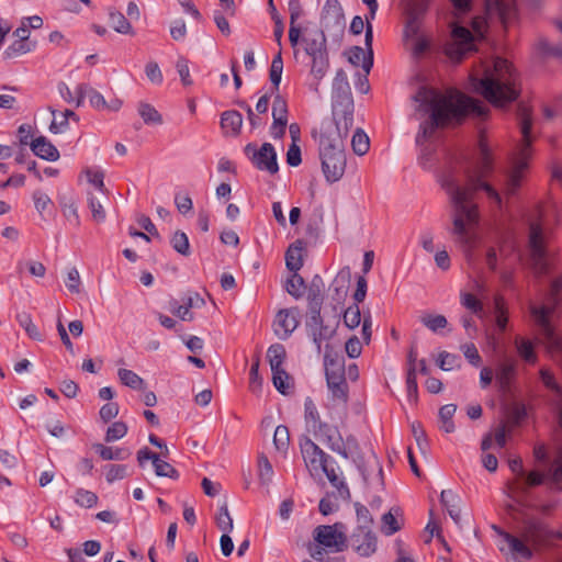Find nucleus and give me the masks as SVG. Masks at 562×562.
Masks as SVG:
<instances>
[{
  "instance_id": "nucleus-29",
  "label": "nucleus",
  "mask_w": 562,
  "mask_h": 562,
  "mask_svg": "<svg viewBox=\"0 0 562 562\" xmlns=\"http://www.w3.org/2000/svg\"><path fill=\"white\" fill-rule=\"evenodd\" d=\"M516 375V363L514 361H507L502 363L496 371V382L499 386L501 392L509 393L512 390V383Z\"/></svg>"
},
{
  "instance_id": "nucleus-14",
  "label": "nucleus",
  "mask_w": 562,
  "mask_h": 562,
  "mask_svg": "<svg viewBox=\"0 0 562 562\" xmlns=\"http://www.w3.org/2000/svg\"><path fill=\"white\" fill-rule=\"evenodd\" d=\"M528 246L533 261L547 270V247L544 241V229L541 222L529 223Z\"/></svg>"
},
{
  "instance_id": "nucleus-22",
  "label": "nucleus",
  "mask_w": 562,
  "mask_h": 562,
  "mask_svg": "<svg viewBox=\"0 0 562 562\" xmlns=\"http://www.w3.org/2000/svg\"><path fill=\"white\" fill-rule=\"evenodd\" d=\"M350 277L349 267H345L337 273L329 286V291H331L330 296L335 303V310L337 306H341L347 297Z\"/></svg>"
},
{
  "instance_id": "nucleus-37",
  "label": "nucleus",
  "mask_w": 562,
  "mask_h": 562,
  "mask_svg": "<svg viewBox=\"0 0 562 562\" xmlns=\"http://www.w3.org/2000/svg\"><path fill=\"white\" fill-rule=\"evenodd\" d=\"M271 373L272 383L277 391L282 395L290 394L291 390L294 387L293 378L285 370L271 371Z\"/></svg>"
},
{
  "instance_id": "nucleus-64",
  "label": "nucleus",
  "mask_w": 562,
  "mask_h": 562,
  "mask_svg": "<svg viewBox=\"0 0 562 562\" xmlns=\"http://www.w3.org/2000/svg\"><path fill=\"white\" fill-rule=\"evenodd\" d=\"M538 49L546 56L562 59V44H551L547 38H540Z\"/></svg>"
},
{
  "instance_id": "nucleus-20",
  "label": "nucleus",
  "mask_w": 562,
  "mask_h": 562,
  "mask_svg": "<svg viewBox=\"0 0 562 562\" xmlns=\"http://www.w3.org/2000/svg\"><path fill=\"white\" fill-rule=\"evenodd\" d=\"M300 311L297 307L280 310L274 318V334L282 340L288 339L299 326Z\"/></svg>"
},
{
  "instance_id": "nucleus-63",
  "label": "nucleus",
  "mask_w": 562,
  "mask_h": 562,
  "mask_svg": "<svg viewBox=\"0 0 562 562\" xmlns=\"http://www.w3.org/2000/svg\"><path fill=\"white\" fill-rule=\"evenodd\" d=\"M344 323L345 325L350 328V329H353L356 327H358L361 323V313H360V308L358 306V304H355L349 306L345 313H344Z\"/></svg>"
},
{
  "instance_id": "nucleus-61",
  "label": "nucleus",
  "mask_w": 562,
  "mask_h": 562,
  "mask_svg": "<svg viewBox=\"0 0 562 562\" xmlns=\"http://www.w3.org/2000/svg\"><path fill=\"white\" fill-rule=\"evenodd\" d=\"M127 425L124 422H115L108 427L104 439L106 442L119 440L127 434Z\"/></svg>"
},
{
  "instance_id": "nucleus-23",
  "label": "nucleus",
  "mask_w": 562,
  "mask_h": 562,
  "mask_svg": "<svg viewBox=\"0 0 562 562\" xmlns=\"http://www.w3.org/2000/svg\"><path fill=\"white\" fill-rule=\"evenodd\" d=\"M30 147L35 156L47 161H56L60 157L56 146L43 135L34 138Z\"/></svg>"
},
{
  "instance_id": "nucleus-44",
  "label": "nucleus",
  "mask_w": 562,
  "mask_h": 562,
  "mask_svg": "<svg viewBox=\"0 0 562 562\" xmlns=\"http://www.w3.org/2000/svg\"><path fill=\"white\" fill-rule=\"evenodd\" d=\"M284 288L291 296L299 300L303 296L306 284L302 276L297 272H292L285 282Z\"/></svg>"
},
{
  "instance_id": "nucleus-19",
  "label": "nucleus",
  "mask_w": 562,
  "mask_h": 562,
  "mask_svg": "<svg viewBox=\"0 0 562 562\" xmlns=\"http://www.w3.org/2000/svg\"><path fill=\"white\" fill-rule=\"evenodd\" d=\"M150 460L155 470V474L161 477H169L171 480H178L180 474L176 468L165 460H161L159 456L147 447L142 448L137 452V462L139 467H144L145 462Z\"/></svg>"
},
{
  "instance_id": "nucleus-36",
  "label": "nucleus",
  "mask_w": 562,
  "mask_h": 562,
  "mask_svg": "<svg viewBox=\"0 0 562 562\" xmlns=\"http://www.w3.org/2000/svg\"><path fill=\"white\" fill-rule=\"evenodd\" d=\"M267 358L271 371L284 370L283 363L286 358V351L283 345L273 344L267 350Z\"/></svg>"
},
{
  "instance_id": "nucleus-45",
  "label": "nucleus",
  "mask_w": 562,
  "mask_h": 562,
  "mask_svg": "<svg viewBox=\"0 0 562 562\" xmlns=\"http://www.w3.org/2000/svg\"><path fill=\"white\" fill-rule=\"evenodd\" d=\"M515 345L519 356L527 363L535 364L537 362V353L535 352L533 344L529 339L517 337Z\"/></svg>"
},
{
  "instance_id": "nucleus-40",
  "label": "nucleus",
  "mask_w": 562,
  "mask_h": 562,
  "mask_svg": "<svg viewBox=\"0 0 562 562\" xmlns=\"http://www.w3.org/2000/svg\"><path fill=\"white\" fill-rule=\"evenodd\" d=\"M36 47L35 42L31 41H18L15 40L11 45H9L3 52L4 59H12L19 57L23 54L30 53L34 50Z\"/></svg>"
},
{
  "instance_id": "nucleus-32",
  "label": "nucleus",
  "mask_w": 562,
  "mask_h": 562,
  "mask_svg": "<svg viewBox=\"0 0 562 562\" xmlns=\"http://www.w3.org/2000/svg\"><path fill=\"white\" fill-rule=\"evenodd\" d=\"M329 345H326L324 355L325 376H344L345 375V362L344 358L338 355L331 356L329 351Z\"/></svg>"
},
{
  "instance_id": "nucleus-52",
  "label": "nucleus",
  "mask_w": 562,
  "mask_h": 562,
  "mask_svg": "<svg viewBox=\"0 0 562 562\" xmlns=\"http://www.w3.org/2000/svg\"><path fill=\"white\" fill-rule=\"evenodd\" d=\"M416 371H417V369H415V368H407V373H406L407 400L412 404H416L417 400H418V384H417Z\"/></svg>"
},
{
  "instance_id": "nucleus-55",
  "label": "nucleus",
  "mask_w": 562,
  "mask_h": 562,
  "mask_svg": "<svg viewBox=\"0 0 562 562\" xmlns=\"http://www.w3.org/2000/svg\"><path fill=\"white\" fill-rule=\"evenodd\" d=\"M420 322L425 327L434 333H438L448 325L447 318L440 314H426L422 317Z\"/></svg>"
},
{
  "instance_id": "nucleus-24",
  "label": "nucleus",
  "mask_w": 562,
  "mask_h": 562,
  "mask_svg": "<svg viewBox=\"0 0 562 562\" xmlns=\"http://www.w3.org/2000/svg\"><path fill=\"white\" fill-rule=\"evenodd\" d=\"M335 465H337L336 461L334 462H326L324 463V467L319 468V472L324 473L326 477L328 479L329 483L337 488L338 494L344 499H350V491L344 479L339 476V474L336 471ZM339 468L337 467V470Z\"/></svg>"
},
{
  "instance_id": "nucleus-56",
  "label": "nucleus",
  "mask_w": 562,
  "mask_h": 562,
  "mask_svg": "<svg viewBox=\"0 0 562 562\" xmlns=\"http://www.w3.org/2000/svg\"><path fill=\"white\" fill-rule=\"evenodd\" d=\"M259 366H260V358L257 357L254 362L251 363L250 370H249V390L255 393L259 394L262 389V378L259 374Z\"/></svg>"
},
{
  "instance_id": "nucleus-38",
  "label": "nucleus",
  "mask_w": 562,
  "mask_h": 562,
  "mask_svg": "<svg viewBox=\"0 0 562 562\" xmlns=\"http://www.w3.org/2000/svg\"><path fill=\"white\" fill-rule=\"evenodd\" d=\"M16 322L19 325L25 330L26 335L36 341L43 340V335L41 334L37 326L33 323L32 316L27 312H20L15 316Z\"/></svg>"
},
{
  "instance_id": "nucleus-35",
  "label": "nucleus",
  "mask_w": 562,
  "mask_h": 562,
  "mask_svg": "<svg viewBox=\"0 0 562 562\" xmlns=\"http://www.w3.org/2000/svg\"><path fill=\"white\" fill-rule=\"evenodd\" d=\"M93 449L99 453L100 458L105 461L126 460L131 456V451L125 448H116L103 446L102 443H94Z\"/></svg>"
},
{
  "instance_id": "nucleus-25",
  "label": "nucleus",
  "mask_w": 562,
  "mask_h": 562,
  "mask_svg": "<svg viewBox=\"0 0 562 562\" xmlns=\"http://www.w3.org/2000/svg\"><path fill=\"white\" fill-rule=\"evenodd\" d=\"M493 529L503 537V539L509 544L512 552L518 554L524 560H530L533 555L532 550L529 548L524 539H519L509 532L502 530L497 526H493Z\"/></svg>"
},
{
  "instance_id": "nucleus-10",
  "label": "nucleus",
  "mask_w": 562,
  "mask_h": 562,
  "mask_svg": "<svg viewBox=\"0 0 562 562\" xmlns=\"http://www.w3.org/2000/svg\"><path fill=\"white\" fill-rule=\"evenodd\" d=\"M322 306H308V314L305 321V326L313 344L316 347L317 353L322 351V344L333 337L335 330L324 324L321 315Z\"/></svg>"
},
{
  "instance_id": "nucleus-5",
  "label": "nucleus",
  "mask_w": 562,
  "mask_h": 562,
  "mask_svg": "<svg viewBox=\"0 0 562 562\" xmlns=\"http://www.w3.org/2000/svg\"><path fill=\"white\" fill-rule=\"evenodd\" d=\"M517 116L519 119L522 140L519 146L518 156L506 177L504 191L507 196H515L518 193L525 172L529 168V159L531 157V112L526 105L519 104Z\"/></svg>"
},
{
  "instance_id": "nucleus-54",
  "label": "nucleus",
  "mask_w": 562,
  "mask_h": 562,
  "mask_svg": "<svg viewBox=\"0 0 562 562\" xmlns=\"http://www.w3.org/2000/svg\"><path fill=\"white\" fill-rule=\"evenodd\" d=\"M273 445L280 452H286L290 445V432L286 426H277L273 435Z\"/></svg>"
},
{
  "instance_id": "nucleus-18",
  "label": "nucleus",
  "mask_w": 562,
  "mask_h": 562,
  "mask_svg": "<svg viewBox=\"0 0 562 562\" xmlns=\"http://www.w3.org/2000/svg\"><path fill=\"white\" fill-rule=\"evenodd\" d=\"M353 103L331 102V119L322 124H333L340 134L348 136L353 125Z\"/></svg>"
},
{
  "instance_id": "nucleus-49",
  "label": "nucleus",
  "mask_w": 562,
  "mask_h": 562,
  "mask_svg": "<svg viewBox=\"0 0 562 562\" xmlns=\"http://www.w3.org/2000/svg\"><path fill=\"white\" fill-rule=\"evenodd\" d=\"M138 113L145 124H161V114L149 103L140 102L138 105Z\"/></svg>"
},
{
  "instance_id": "nucleus-31",
  "label": "nucleus",
  "mask_w": 562,
  "mask_h": 562,
  "mask_svg": "<svg viewBox=\"0 0 562 562\" xmlns=\"http://www.w3.org/2000/svg\"><path fill=\"white\" fill-rule=\"evenodd\" d=\"M304 246L305 243L297 239L285 251V266L291 272H297L303 267L302 251Z\"/></svg>"
},
{
  "instance_id": "nucleus-16",
  "label": "nucleus",
  "mask_w": 562,
  "mask_h": 562,
  "mask_svg": "<svg viewBox=\"0 0 562 562\" xmlns=\"http://www.w3.org/2000/svg\"><path fill=\"white\" fill-rule=\"evenodd\" d=\"M452 37L454 43L446 48V54L450 59L461 61L464 55L474 47L473 35L464 26H454Z\"/></svg>"
},
{
  "instance_id": "nucleus-11",
  "label": "nucleus",
  "mask_w": 562,
  "mask_h": 562,
  "mask_svg": "<svg viewBox=\"0 0 562 562\" xmlns=\"http://www.w3.org/2000/svg\"><path fill=\"white\" fill-rule=\"evenodd\" d=\"M348 546L361 558H369L376 552L378 538L372 529L357 526L348 538Z\"/></svg>"
},
{
  "instance_id": "nucleus-2",
  "label": "nucleus",
  "mask_w": 562,
  "mask_h": 562,
  "mask_svg": "<svg viewBox=\"0 0 562 562\" xmlns=\"http://www.w3.org/2000/svg\"><path fill=\"white\" fill-rule=\"evenodd\" d=\"M414 100L419 103L418 110L428 114V119L419 124L416 140L422 144L425 139L432 137L438 128L446 127L450 123H460L467 114H475L485 117L488 108L480 100L467 97L461 93L442 94L441 92L420 87Z\"/></svg>"
},
{
  "instance_id": "nucleus-26",
  "label": "nucleus",
  "mask_w": 562,
  "mask_h": 562,
  "mask_svg": "<svg viewBox=\"0 0 562 562\" xmlns=\"http://www.w3.org/2000/svg\"><path fill=\"white\" fill-rule=\"evenodd\" d=\"M243 126V115L236 110H227L221 114V127L225 135L238 136Z\"/></svg>"
},
{
  "instance_id": "nucleus-42",
  "label": "nucleus",
  "mask_w": 562,
  "mask_h": 562,
  "mask_svg": "<svg viewBox=\"0 0 562 562\" xmlns=\"http://www.w3.org/2000/svg\"><path fill=\"white\" fill-rule=\"evenodd\" d=\"M288 116L289 110L286 100L280 93H274L272 102V120L276 121L277 124L281 125V123H288Z\"/></svg>"
},
{
  "instance_id": "nucleus-27",
  "label": "nucleus",
  "mask_w": 562,
  "mask_h": 562,
  "mask_svg": "<svg viewBox=\"0 0 562 562\" xmlns=\"http://www.w3.org/2000/svg\"><path fill=\"white\" fill-rule=\"evenodd\" d=\"M401 4L403 7L405 20L423 22L428 10L427 0H402Z\"/></svg>"
},
{
  "instance_id": "nucleus-12",
  "label": "nucleus",
  "mask_w": 562,
  "mask_h": 562,
  "mask_svg": "<svg viewBox=\"0 0 562 562\" xmlns=\"http://www.w3.org/2000/svg\"><path fill=\"white\" fill-rule=\"evenodd\" d=\"M300 450L303 460L311 472L319 473V468L326 462H334V458L319 448L310 437L300 438Z\"/></svg>"
},
{
  "instance_id": "nucleus-21",
  "label": "nucleus",
  "mask_w": 562,
  "mask_h": 562,
  "mask_svg": "<svg viewBox=\"0 0 562 562\" xmlns=\"http://www.w3.org/2000/svg\"><path fill=\"white\" fill-rule=\"evenodd\" d=\"M322 24L325 29H335L342 32L346 25L344 10L338 0H326L323 13Z\"/></svg>"
},
{
  "instance_id": "nucleus-48",
  "label": "nucleus",
  "mask_w": 562,
  "mask_h": 562,
  "mask_svg": "<svg viewBox=\"0 0 562 562\" xmlns=\"http://www.w3.org/2000/svg\"><path fill=\"white\" fill-rule=\"evenodd\" d=\"M54 115V120L49 125V131L54 134H58L68 128V120L72 119L75 121H79V116L72 110H65L60 113L61 120L59 122L56 121V111L52 110Z\"/></svg>"
},
{
  "instance_id": "nucleus-51",
  "label": "nucleus",
  "mask_w": 562,
  "mask_h": 562,
  "mask_svg": "<svg viewBox=\"0 0 562 562\" xmlns=\"http://www.w3.org/2000/svg\"><path fill=\"white\" fill-rule=\"evenodd\" d=\"M32 199L36 211L40 213L42 218H45V213L47 212L49 214V211L53 207L52 199L41 190H35L32 194Z\"/></svg>"
},
{
  "instance_id": "nucleus-34",
  "label": "nucleus",
  "mask_w": 562,
  "mask_h": 562,
  "mask_svg": "<svg viewBox=\"0 0 562 562\" xmlns=\"http://www.w3.org/2000/svg\"><path fill=\"white\" fill-rule=\"evenodd\" d=\"M303 41L306 44L305 53L308 56L328 53L326 46V36L323 30H316L312 37H305Z\"/></svg>"
},
{
  "instance_id": "nucleus-43",
  "label": "nucleus",
  "mask_w": 562,
  "mask_h": 562,
  "mask_svg": "<svg viewBox=\"0 0 562 562\" xmlns=\"http://www.w3.org/2000/svg\"><path fill=\"white\" fill-rule=\"evenodd\" d=\"M283 72V60L281 53L279 52L271 61L270 70H269V78L272 83L271 93H278L279 92V86L281 82Z\"/></svg>"
},
{
  "instance_id": "nucleus-50",
  "label": "nucleus",
  "mask_w": 562,
  "mask_h": 562,
  "mask_svg": "<svg viewBox=\"0 0 562 562\" xmlns=\"http://www.w3.org/2000/svg\"><path fill=\"white\" fill-rule=\"evenodd\" d=\"M351 146L356 155L363 156L368 153L370 148V139L361 128H358L355 132L351 139Z\"/></svg>"
},
{
  "instance_id": "nucleus-59",
  "label": "nucleus",
  "mask_w": 562,
  "mask_h": 562,
  "mask_svg": "<svg viewBox=\"0 0 562 562\" xmlns=\"http://www.w3.org/2000/svg\"><path fill=\"white\" fill-rule=\"evenodd\" d=\"M304 418L307 427L311 428L321 422L317 407L311 397H306L304 402Z\"/></svg>"
},
{
  "instance_id": "nucleus-6",
  "label": "nucleus",
  "mask_w": 562,
  "mask_h": 562,
  "mask_svg": "<svg viewBox=\"0 0 562 562\" xmlns=\"http://www.w3.org/2000/svg\"><path fill=\"white\" fill-rule=\"evenodd\" d=\"M346 529V525L342 522L321 525L314 529V540L333 552H341L348 548Z\"/></svg>"
},
{
  "instance_id": "nucleus-15",
  "label": "nucleus",
  "mask_w": 562,
  "mask_h": 562,
  "mask_svg": "<svg viewBox=\"0 0 562 562\" xmlns=\"http://www.w3.org/2000/svg\"><path fill=\"white\" fill-rule=\"evenodd\" d=\"M485 10L490 18H496L507 27L518 18L515 0H484Z\"/></svg>"
},
{
  "instance_id": "nucleus-8",
  "label": "nucleus",
  "mask_w": 562,
  "mask_h": 562,
  "mask_svg": "<svg viewBox=\"0 0 562 562\" xmlns=\"http://www.w3.org/2000/svg\"><path fill=\"white\" fill-rule=\"evenodd\" d=\"M521 538L530 543L536 550L550 544L553 530L541 519L536 517L526 518L522 521Z\"/></svg>"
},
{
  "instance_id": "nucleus-58",
  "label": "nucleus",
  "mask_w": 562,
  "mask_h": 562,
  "mask_svg": "<svg viewBox=\"0 0 562 562\" xmlns=\"http://www.w3.org/2000/svg\"><path fill=\"white\" fill-rule=\"evenodd\" d=\"M494 305L496 313V326L501 331H505L508 323V316L504 299L502 296H496Z\"/></svg>"
},
{
  "instance_id": "nucleus-1",
  "label": "nucleus",
  "mask_w": 562,
  "mask_h": 562,
  "mask_svg": "<svg viewBox=\"0 0 562 562\" xmlns=\"http://www.w3.org/2000/svg\"><path fill=\"white\" fill-rule=\"evenodd\" d=\"M479 149L481 170L480 172L467 170V187L460 186L452 170L445 171L439 178L441 188L449 195L452 206V234L465 245L471 244L470 231L475 228L480 221L477 205L473 202L475 192L482 190L493 203L497 206L502 205V196L498 191L483 179L493 170L491 149L483 137L480 138Z\"/></svg>"
},
{
  "instance_id": "nucleus-4",
  "label": "nucleus",
  "mask_w": 562,
  "mask_h": 562,
  "mask_svg": "<svg viewBox=\"0 0 562 562\" xmlns=\"http://www.w3.org/2000/svg\"><path fill=\"white\" fill-rule=\"evenodd\" d=\"M345 136L333 124H321L319 158L326 180L334 183L340 180L346 170Z\"/></svg>"
},
{
  "instance_id": "nucleus-3",
  "label": "nucleus",
  "mask_w": 562,
  "mask_h": 562,
  "mask_svg": "<svg viewBox=\"0 0 562 562\" xmlns=\"http://www.w3.org/2000/svg\"><path fill=\"white\" fill-rule=\"evenodd\" d=\"M470 83L475 92L497 108L505 106L519 97L515 69L502 57H496L492 66L484 69L482 78L471 75Z\"/></svg>"
},
{
  "instance_id": "nucleus-53",
  "label": "nucleus",
  "mask_w": 562,
  "mask_h": 562,
  "mask_svg": "<svg viewBox=\"0 0 562 562\" xmlns=\"http://www.w3.org/2000/svg\"><path fill=\"white\" fill-rule=\"evenodd\" d=\"M170 244L172 248L182 256L188 257L191 254L189 238L184 232L177 231L172 235Z\"/></svg>"
},
{
  "instance_id": "nucleus-60",
  "label": "nucleus",
  "mask_w": 562,
  "mask_h": 562,
  "mask_svg": "<svg viewBox=\"0 0 562 562\" xmlns=\"http://www.w3.org/2000/svg\"><path fill=\"white\" fill-rule=\"evenodd\" d=\"M75 502L81 507L91 508L97 505L98 496L91 491L78 488L76 491Z\"/></svg>"
},
{
  "instance_id": "nucleus-28",
  "label": "nucleus",
  "mask_w": 562,
  "mask_h": 562,
  "mask_svg": "<svg viewBox=\"0 0 562 562\" xmlns=\"http://www.w3.org/2000/svg\"><path fill=\"white\" fill-rule=\"evenodd\" d=\"M460 497L452 490H443L440 494V503L447 509L451 519L460 525L461 510H460Z\"/></svg>"
},
{
  "instance_id": "nucleus-39",
  "label": "nucleus",
  "mask_w": 562,
  "mask_h": 562,
  "mask_svg": "<svg viewBox=\"0 0 562 562\" xmlns=\"http://www.w3.org/2000/svg\"><path fill=\"white\" fill-rule=\"evenodd\" d=\"M117 376L123 385L132 390L144 391L146 389L144 379L132 370L119 369Z\"/></svg>"
},
{
  "instance_id": "nucleus-7",
  "label": "nucleus",
  "mask_w": 562,
  "mask_h": 562,
  "mask_svg": "<svg viewBox=\"0 0 562 562\" xmlns=\"http://www.w3.org/2000/svg\"><path fill=\"white\" fill-rule=\"evenodd\" d=\"M552 310L548 306H535L530 307V314L539 326L541 335L547 344L550 351L562 350V337L555 333L553 325L551 324Z\"/></svg>"
},
{
  "instance_id": "nucleus-17",
  "label": "nucleus",
  "mask_w": 562,
  "mask_h": 562,
  "mask_svg": "<svg viewBox=\"0 0 562 562\" xmlns=\"http://www.w3.org/2000/svg\"><path fill=\"white\" fill-rule=\"evenodd\" d=\"M312 429L315 436L319 437L331 451L338 453L344 459H348L344 438L336 426H331L321 420L319 424H316Z\"/></svg>"
},
{
  "instance_id": "nucleus-46",
  "label": "nucleus",
  "mask_w": 562,
  "mask_h": 562,
  "mask_svg": "<svg viewBox=\"0 0 562 562\" xmlns=\"http://www.w3.org/2000/svg\"><path fill=\"white\" fill-rule=\"evenodd\" d=\"M312 58V75L319 81L326 75L329 67L328 53L311 56Z\"/></svg>"
},
{
  "instance_id": "nucleus-13",
  "label": "nucleus",
  "mask_w": 562,
  "mask_h": 562,
  "mask_svg": "<svg viewBox=\"0 0 562 562\" xmlns=\"http://www.w3.org/2000/svg\"><path fill=\"white\" fill-rule=\"evenodd\" d=\"M373 25H368L366 29L364 46L363 49L360 46H352L346 52L348 61L358 67L361 65L366 74H369L373 67Z\"/></svg>"
},
{
  "instance_id": "nucleus-9",
  "label": "nucleus",
  "mask_w": 562,
  "mask_h": 562,
  "mask_svg": "<svg viewBox=\"0 0 562 562\" xmlns=\"http://www.w3.org/2000/svg\"><path fill=\"white\" fill-rule=\"evenodd\" d=\"M245 154L258 170L267 171L270 175L279 171L277 151L272 144L263 143L259 149L256 148L255 144H247Z\"/></svg>"
},
{
  "instance_id": "nucleus-62",
  "label": "nucleus",
  "mask_w": 562,
  "mask_h": 562,
  "mask_svg": "<svg viewBox=\"0 0 562 562\" xmlns=\"http://www.w3.org/2000/svg\"><path fill=\"white\" fill-rule=\"evenodd\" d=\"M357 526H364L367 529H372L373 517L370 510L359 502L355 503Z\"/></svg>"
},
{
  "instance_id": "nucleus-41",
  "label": "nucleus",
  "mask_w": 562,
  "mask_h": 562,
  "mask_svg": "<svg viewBox=\"0 0 562 562\" xmlns=\"http://www.w3.org/2000/svg\"><path fill=\"white\" fill-rule=\"evenodd\" d=\"M323 289L324 281L321 276L315 274L311 281V285L307 293L308 306H322L323 305Z\"/></svg>"
},
{
  "instance_id": "nucleus-47",
  "label": "nucleus",
  "mask_w": 562,
  "mask_h": 562,
  "mask_svg": "<svg viewBox=\"0 0 562 562\" xmlns=\"http://www.w3.org/2000/svg\"><path fill=\"white\" fill-rule=\"evenodd\" d=\"M109 21H110L111 26L117 33H121V34L132 33V25L122 12L111 10L109 12Z\"/></svg>"
},
{
  "instance_id": "nucleus-57",
  "label": "nucleus",
  "mask_w": 562,
  "mask_h": 562,
  "mask_svg": "<svg viewBox=\"0 0 562 562\" xmlns=\"http://www.w3.org/2000/svg\"><path fill=\"white\" fill-rule=\"evenodd\" d=\"M216 526L223 533H229L233 530V519L228 513L227 504L224 503L216 515Z\"/></svg>"
},
{
  "instance_id": "nucleus-30",
  "label": "nucleus",
  "mask_w": 562,
  "mask_h": 562,
  "mask_svg": "<svg viewBox=\"0 0 562 562\" xmlns=\"http://www.w3.org/2000/svg\"><path fill=\"white\" fill-rule=\"evenodd\" d=\"M327 387L331 393V397L346 405L349 400V387L344 376H328L326 379Z\"/></svg>"
},
{
  "instance_id": "nucleus-33",
  "label": "nucleus",
  "mask_w": 562,
  "mask_h": 562,
  "mask_svg": "<svg viewBox=\"0 0 562 562\" xmlns=\"http://www.w3.org/2000/svg\"><path fill=\"white\" fill-rule=\"evenodd\" d=\"M398 516L402 517V512L398 507H393L382 515L381 531L383 535L392 536L402 529L403 522L397 519Z\"/></svg>"
}]
</instances>
